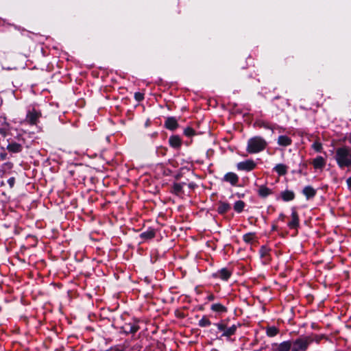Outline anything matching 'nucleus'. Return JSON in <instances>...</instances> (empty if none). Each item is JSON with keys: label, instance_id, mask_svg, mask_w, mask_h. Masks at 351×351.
<instances>
[{"label": "nucleus", "instance_id": "nucleus-1", "mask_svg": "<svg viewBox=\"0 0 351 351\" xmlns=\"http://www.w3.org/2000/svg\"><path fill=\"white\" fill-rule=\"evenodd\" d=\"M335 159L340 169L351 167V152L348 147H341L336 149Z\"/></svg>", "mask_w": 351, "mask_h": 351}, {"label": "nucleus", "instance_id": "nucleus-2", "mask_svg": "<svg viewBox=\"0 0 351 351\" xmlns=\"http://www.w3.org/2000/svg\"><path fill=\"white\" fill-rule=\"evenodd\" d=\"M267 143L263 138L256 136L248 141L247 151L250 154L258 153L263 151Z\"/></svg>", "mask_w": 351, "mask_h": 351}, {"label": "nucleus", "instance_id": "nucleus-3", "mask_svg": "<svg viewBox=\"0 0 351 351\" xmlns=\"http://www.w3.org/2000/svg\"><path fill=\"white\" fill-rule=\"evenodd\" d=\"M311 342L309 337H301L292 341L291 351H306Z\"/></svg>", "mask_w": 351, "mask_h": 351}, {"label": "nucleus", "instance_id": "nucleus-4", "mask_svg": "<svg viewBox=\"0 0 351 351\" xmlns=\"http://www.w3.org/2000/svg\"><path fill=\"white\" fill-rule=\"evenodd\" d=\"M219 330L223 332L222 336L224 337H230L233 335L237 328V326L233 324L230 327H227V326L223 323H219L216 324Z\"/></svg>", "mask_w": 351, "mask_h": 351}, {"label": "nucleus", "instance_id": "nucleus-5", "mask_svg": "<svg viewBox=\"0 0 351 351\" xmlns=\"http://www.w3.org/2000/svg\"><path fill=\"white\" fill-rule=\"evenodd\" d=\"M256 162L253 160H246L237 163V167L239 170L250 171L255 169Z\"/></svg>", "mask_w": 351, "mask_h": 351}, {"label": "nucleus", "instance_id": "nucleus-6", "mask_svg": "<svg viewBox=\"0 0 351 351\" xmlns=\"http://www.w3.org/2000/svg\"><path fill=\"white\" fill-rule=\"evenodd\" d=\"M292 346V341H285L280 343L272 345V351H290Z\"/></svg>", "mask_w": 351, "mask_h": 351}, {"label": "nucleus", "instance_id": "nucleus-7", "mask_svg": "<svg viewBox=\"0 0 351 351\" xmlns=\"http://www.w3.org/2000/svg\"><path fill=\"white\" fill-rule=\"evenodd\" d=\"M40 115V112L33 109L27 113L26 120L31 124H36Z\"/></svg>", "mask_w": 351, "mask_h": 351}, {"label": "nucleus", "instance_id": "nucleus-8", "mask_svg": "<svg viewBox=\"0 0 351 351\" xmlns=\"http://www.w3.org/2000/svg\"><path fill=\"white\" fill-rule=\"evenodd\" d=\"M273 193L272 189L268 188L266 185L258 186L257 194L262 198H266Z\"/></svg>", "mask_w": 351, "mask_h": 351}, {"label": "nucleus", "instance_id": "nucleus-9", "mask_svg": "<svg viewBox=\"0 0 351 351\" xmlns=\"http://www.w3.org/2000/svg\"><path fill=\"white\" fill-rule=\"evenodd\" d=\"M223 180L235 186L239 182V176L235 173L229 172L224 176Z\"/></svg>", "mask_w": 351, "mask_h": 351}, {"label": "nucleus", "instance_id": "nucleus-10", "mask_svg": "<svg viewBox=\"0 0 351 351\" xmlns=\"http://www.w3.org/2000/svg\"><path fill=\"white\" fill-rule=\"evenodd\" d=\"M312 165L315 169H322L326 165V160L321 156H317L312 160Z\"/></svg>", "mask_w": 351, "mask_h": 351}, {"label": "nucleus", "instance_id": "nucleus-11", "mask_svg": "<svg viewBox=\"0 0 351 351\" xmlns=\"http://www.w3.org/2000/svg\"><path fill=\"white\" fill-rule=\"evenodd\" d=\"M230 204L225 202H219L218 203L217 212L219 214H224L228 212L230 209Z\"/></svg>", "mask_w": 351, "mask_h": 351}, {"label": "nucleus", "instance_id": "nucleus-12", "mask_svg": "<svg viewBox=\"0 0 351 351\" xmlns=\"http://www.w3.org/2000/svg\"><path fill=\"white\" fill-rule=\"evenodd\" d=\"M299 225V218L296 211L293 210L291 213V221L289 222L288 226L290 228H295Z\"/></svg>", "mask_w": 351, "mask_h": 351}, {"label": "nucleus", "instance_id": "nucleus-13", "mask_svg": "<svg viewBox=\"0 0 351 351\" xmlns=\"http://www.w3.org/2000/svg\"><path fill=\"white\" fill-rule=\"evenodd\" d=\"M170 145L173 148H179L182 145V141L178 136H172L169 138Z\"/></svg>", "mask_w": 351, "mask_h": 351}, {"label": "nucleus", "instance_id": "nucleus-14", "mask_svg": "<svg viewBox=\"0 0 351 351\" xmlns=\"http://www.w3.org/2000/svg\"><path fill=\"white\" fill-rule=\"evenodd\" d=\"M178 125V122L173 117H169L165 121V126L167 129L173 130L177 128Z\"/></svg>", "mask_w": 351, "mask_h": 351}, {"label": "nucleus", "instance_id": "nucleus-15", "mask_svg": "<svg viewBox=\"0 0 351 351\" xmlns=\"http://www.w3.org/2000/svg\"><path fill=\"white\" fill-rule=\"evenodd\" d=\"M291 139L286 135L280 136L278 138V144L280 146H288L291 144Z\"/></svg>", "mask_w": 351, "mask_h": 351}, {"label": "nucleus", "instance_id": "nucleus-16", "mask_svg": "<svg viewBox=\"0 0 351 351\" xmlns=\"http://www.w3.org/2000/svg\"><path fill=\"white\" fill-rule=\"evenodd\" d=\"M281 197L285 202L291 201L294 199L295 194L293 191L287 190L281 193Z\"/></svg>", "mask_w": 351, "mask_h": 351}, {"label": "nucleus", "instance_id": "nucleus-17", "mask_svg": "<svg viewBox=\"0 0 351 351\" xmlns=\"http://www.w3.org/2000/svg\"><path fill=\"white\" fill-rule=\"evenodd\" d=\"M216 275L221 279L227 280L230 277L231 273L227 269L223 268L219 270Z\"/></svg>", "mask_w": 351, "mask_h": 351}, {"label": "nucleus", "instance_id": "nucleus-18", "mask_svg": "<svg viewBox=\"0 0 351 351\" xmlns=\"http://www.w3.org/2000/svg\"><path fill=\"white\" fill-rule=\"evenodd\" d=\"M315 193V190L310 186H307L303 189V194L306 197L307 199L314 197Z\"/></svg>", "mask_w": 351, "mask_h": 351}, {"label": "nucleus", "instance_id": "nucleus-19", "mask_svg": "<svg viewBox=\"0 0 351 351\" xmlns=\"http://www.w3.org/2000/svg\"><path fill=\"white\" fill-rule=\"evenodd\" d=\"M123 328L125 332L135 333L138 331V326L135 324H125Z\"/></svg>", "mask_w": 351, "mask_h": 351}, {"label": "nucleus", "instance_id": "nucleus-20", "mask_svg": "<svg viewBox=\"0 0 351 351\" xmlns=\"http://www.w3.org/2000/svg\"><path fill=\"white\" fill-rule=\"evenodd\" d=\"M22 149V147L20 144L16 143H10L8 145V150L14 153L20 152Z\"/></svg>", "mask_w": 351, "mask_h": 351}, {"label": "nucleus", "instance_id": "nucleus-21", "mask_svg": "<svg viewBox=\"0 0 351 351\" xmlns=\"http://www.w3.org/2000/svg\"><path fill=\"white\" fill-rule=\"evenodd\" d=\"M211 310L217 313H224L227 311V308L220 303H215L212 304Z\"/></svg>", "mask_w": 351, "mask_h": 351}, {"label": "nucleus", "instance_id": "nucleus-22", "mask_svg": "<svg viewBox=\"0 0 351 351\" xmlns=\"http://www.w3.org/2000/svg\"><path fill=\"white\" fill-rule=\"evenodd\" d=\"M274 170L279 174V175H285L287 171V167L286 165L283 164H278L275 167Z\"/></svg>", "mask_w": 351, "mask_h": 351}, {"label": "nucleus", "instance_id": "nucleus-23", "mask_svg": "<svg viewBox=\"0 0 351 351\" xmlns=\"http://www.w3.org/2000/svg\"><path fill=\"white\" fill-rule=\"evenodd\" d=\"M243 241L247 243H252L256 239L255 233L249 232L243 236Z\"/></svg>", "mask_w": 351, "mask_h": 351}, {"label": "nucleus", "instance_id": "nucleus-24", "mask_svg": "<svg viewBox=\"0 0 351 351\" xmlns=\"http://www.w3.org/2000/svg\"><path fill=\"white\" fill-rule=\"evenodd\" d=\"M245 206V204L244 202L241 200H239L234 203V209L237 213H241L243 210V208Z\"/></svg>", "mask_w": 351, "mask_h": 351}, {"label": "nucleus", "instance_id": "nucleus-25", "mask_svg": "<svg viewBox=\"0 0 351 351\" xmlns=\"http://www.w3.org/2000/svg\"><path fill=\"white\" fill-rule=\"evenodd\" d=\"M266 333L269 337H274L278 333V330L274 326L268 327Z\"/></svg>", "mask_w": 351, "mask_h": 351}, {"label": "nucleus", "instance_id": "nucleus-26", "mask_svg": "<svg viewBox=\"0 0 351 351\" xmlns=\"http://www.w3.org/2000/svg\"><path fill=\"white\" fill-rule=\"evenodd\" d=\"M155 236V232L154 230H147L143 233H141V237L142 239H149L154 238Z\"/></svg>", "mask_w": 351, "mask_h": 351}, {"label": "nucleus", "instance_id": "nucleus-27", "mask_svg": "<svg viewBox=\"0 0 351 351\" xmlns=\"http://www.w3.org/2000/svg\"><path fill=\"white\" fill-rule=\"evenodd\" d=\"M199 326L200 327H206V326H209L211 323L210 322V320L206 318V317H203L199 321Z\"/></svg>", "mask_w": 351, "mask_h": 351}, {"label": "nucleus", "instance_id": "nucleus-28", "mask_svg": "<svg viewBox=\"0 0 351 351\" xmlns=\"http://www.w3.org/2000/svg\"><path fill=\"white\" fill-rule=\"evenodd\" d=\"M313 149H314L316 152H319L322 151V145L320 143L316 141L312 145Z\"/></svg>", "mask_w": 351, "mask_h": 351}, {"label": "nucleus", "instance_id": "nucleus-29", "mask_svg": "<svg viewBox=\"0 0 351 351\" xmlns=\"http://www.w3.org/2000/svg\"><path fill=\"white\" fill-rule=\"evenodd\" d=\"M182 190V184H175L173 185V191L176 194H178Z\"/></svg>", "mask_w": 351, "mask_h": 351}, {"label": "nucleus", "instance_id": "nucleus-30", "mask_svg": "<svg viewBox=\"0 0 351 351\" xmlns=\"http://www.w3.org/2000/svg\"><path fill=\"white\" fill-rule=\"evenodd\" d=\"M134 97L137 101H140L143 99V95L141 93H136Z\"/></svg>", "mask_w": 351, "mask_h": 351}, {"label": "nucleus", "instance_id": "nucleus-31", "mask_svg": "<svg viewBox=\"0 0 351 351\" xmlns=\"http://www.w3.org/2000/svg\"><path fill=\"white\" fill-rule=\"evenodd\" d=\"M184 134L186 136H191L194 134V131L193 129L189 128L184 130Z\"/></svg>", "mask_w": 351, "mask_h": 351}, {"label": "nucleus", "instance_id": "nucleus-32", "mask_svg": "<svg viewBox=\"0 0 351 351\" xmlns=\"http://www.w3.org/2000/svg\"><path fill=\"white\" fill-rule=\"evenodd\" d=\"M346 182L348 188L351 189V176L347 179Z\"/></svg>", "mask_w": 351, "mask_h": 351}, {"label": "nucleus", "instance_id": "nucleus-33", "mask_svg": "<svg viewBox=\"0 0 351 351\" xmlns=\"http://www.w3.org/2000/svg\"><path fill=\"white\" fill-rule=\"evenodd\" d=\"M208 300H213L214 298H215V296L213 295V294H210L209 295L208 297H207Z\"/></svg>", "mask_w": 351, "mask_h": 351}, {"label": "nucleus", "instance_id": "nucleus-34", "mask_svg": "<svg viewBox=\"0 0 351 351\" xmlns=\"http://www.w3.org/2000/svg\"><path fill=\"white\" fill-rule=\"evenodd\" d=\"M8 182H9V183H10V185H12V184H13V183H14V179H13V178L10 179Z\"/></svg>", "mask_w": 351, "mask_h": 351}]
</instances>
